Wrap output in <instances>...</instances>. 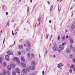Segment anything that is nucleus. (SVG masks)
<instances>
[{
	"label": "nucleus",
	"mask_w": 75,
	"mask_h": 75,
	"mask_svg": "<svg viewBox=\"0 0 75 75\" xmlns=\"http://www.w3.org/2000/svg\"><path fill=\"white\" fill-rule=\"evenodd\" d=\"M41 20V17L39 18L38 19V21H40Z\"/></svg>",
	"instance_id": "32"
},
{
	"label": "nucleus",
	"mask_w": 75,
	"mask_h": 75,
	"mask_svg": "<svg viewBox=\"0 0 75 75\" xmlns=\"http://www.w3.org/2000/svg\"><path fill=\"white\" fill-rule=\"evenodd\" d=\"M59 48L60 50H63L64 49V46H63L62 45H59Z\"/></svg>",
	"instance_id": "11"
},
{
	"label": "nucleus",
	"mask_w": 75,
	"mask_h": 75,
	"mask_svg": "<svg viewBox=\"0 0 75 75\" xmlns=\"http://www.w3.org/2000/svg\"><path fill=\"white\" fill-rule=\"evenodd\" d=\"M42 75H45L44 71H43L42 72Z\"/></svg>",
	"instance_id": "34"
},
{
	"label": "nucleus",
	"mask_w": 75,
	"mask_h": 75,
	"mask_svg": "<svg viewBox=\"0 0 75 75\" xmlns=\"http://www.w3.org/2000/svg\"><path fill=\"white\" fill-rule=\"evenodd\" d=\"M70 42L71 44L73 43V40L71 39L70 40Z\"/></svg>",
	"instance_id": "26"
},
{
	"label": "nucleus",
	"mask_w": 75,
	"mask_h": 75,
	"mask_svg": "<svg viewBox=\"0 0 75 75\" xmlns=\"http://www.w3.org/2000/svg\"><path fill=\"white\" fill-rule=\"evenodd\" d=\"M5 58L6 60H7V61H8V60L10 59V58L9 57V56H8V55H7L5 56Z\"/></svg>",
	"instance_id": "10"
},
{
	"label": "nucleus",
	"mask_w": 75,
	"mask_h": 75,
	"mask_svg": "<svg viewBox=\"0 0 75 75\" xmlns=\"http://www.w3.org/2000/svg\"><path fill=\"white\" fill-rule=\"evenodd\" d=\"M68 38V35H67L66 36V38Z\"/></svg>",
	"instance_id": "50"
},
{
	"label": "nucleus",
	"mask_w": 75,
	"mask_h": 75,
	"mask_svg": "<svg viewBox=\"0 0 75 75\" xmlns=\"http://www.w3.org/2000/svg\"><path fill=\"white\" fill-rule=\"evenodd\" d=\"M6 39V37H5L4 40V41H3V44H4V42H5V40Z\"/></svg>",
	"instance_id": "37"
},
{
	"label": "nucleus",
	"mask_w": 75,
	"mask_h": 75,
	"mask_svg": "<svg viewBox=\"0 0 75 75\" xmlns=\"http://www.w3.org/2000/svg\"><path fill=\"white\" fill-rule=\"evenodd\" d=\"M26 44L28 47H30V44L29 42H26Z\"/></svg>",
	"instance_id": "17"
},
{
	"label": "nucleus",
	"mask_w": 75,
	"mask_h": 75,
	"mask_svg": "<svg viewBox=\"0 0 75 75\" xmlns=\"http://www.w3.org/2000/svg\"><path fill=\"white\" fill-rule=\"evenodd\" d=\"M73 7H74L72 6V7H71V8H70V10H72V8H73Z\"/></svg>",
	"instance_id": "51"
},
{
	"label": "nucleus",
	"mask_w": 75,
	"mask_h": 75,
	"mask_svg": "<svg viewBox=\"0 0 75 75\" xmlns=\"http://www.w3.org/2000/svg\"><path fill=\"white\" fill-rule=\"evenodd\" d=\"M21 59L23 62H25V58L24 57H23V56H22L21 57Z\"/></svg>",
	"instance_id": "7"
},
{
	"label": "nucleus",
	"mask_w": 75,
	"mask_h": 75,
	"mask_svg": "<svg viewBox=\"0 0 75 75\" xmlns=\"http://www.w3.org/2000/svg\"><path fill=\"white\" fill-rule=\"evenodd\" d=\"M15 71L16 72V73H17V74H20V73L21 72L20 69L18 68H16L15 69Z\"/></svg>",
	"instance_id": "3"
},
{
	"label": "nucleus",
	"mask_w": 75,
	"mask_h": 75,
	"mask_svg": "<svg viewBox=\"0 0 75 75\" xmlns=\"http://www.w3.org/2000/svg\"><path fill=\"white\" fill-rule=\"evenodd\" d=\"M17 34V32H16L15 33V35H16V34Z\"/></svg>",
	"instance_id": "57"
},
{
	"label": "nucleus",
	"mask_w": 75,
	"mask_h": 75,
	"mask_svg": "<svg viewBox=\"0 0 75 75\" xmlns=\"http://www.w3.org/2000/svg\"><path fill=\"white\" fill-rule=\"evenodd\" d=\"M53 50L55 51H58V47L56 46H54L53 47Z\"/></svg>",
	"instance_id": "8"
},
{
	"label": "nucleus",
	"mask_w": 75,
	"mask_h": 75,
	"mask_svg": "<svg viewBox=\"0 0 75 75\" xmlns=\"http://www.w3.org/2000/svg\"><path fill=\"white\" fill-rule=\"evenodd\" d=\"M66 42H64V43H63L62 45L63 46H64V45H65L66 44Z\"/></svg>",
	"instance_id": "24"
},
{
	"label": "nucleus",
	"mask_w": 75,
	"mask_h": 75,
	"mask_svg": "<svg viewBox=\"0 0 75 75\" xmlns=\"http://www.w3.org/2000/svg\"><path fill=\"white\" fill-rule=\"evenodd\" d=\"M24 46H25V47H27V46H26V45H25V44H24Z\"/></svg>",
	"instance_id": "56"
},
{
	"label": "nucleus",
	"mask_w": 75,
	"mask_h": 75,
	"mask_svg": "<svg viewBox=\"0 0 75 75\" xmlns=\"http://www.w3.org/2000/svg\"><path fill=\"white\" fill-rule=\"evenodd\" d=\"M3 75H7V72L6 70H4L3 71Z\"/></svg>",
	"instance_id": "12"
},
{
	"label": "nucleus",
	"mask_w": 75,
	"mask_h": 75,
	"mask_svg": "<svg viewBox=\"0 0 75 75\" xmlns=\"http://www.w3.org/2000/svg\"><path fill=\"white\" fill-rule=\"evenodd\" d=\"M19 48L20 50H22L23 48V46L21 45H18Z\"/></svg>",
	"instance_id": "9"
},
{
	"label": "nucleus",
	"mask_w": 75,
	"mask_h": 75,
	"mask_svg": "<svg viewBox=\"0 0 75 75\" xmlns=\"http://www.w3.org/2000/svg\"><path fill=\"white\" fill-rule=\"evenodd\" d=\"M22 72L23 74H25L27 73V70L25 69H24L22 70Z\"/></svg>",
	"instance_id": "14"
},
{
	"label": "nucleus",
	"mask_w": 75,
	"mask_h": 75,
	"mask_svg": "<svg viewBox=\"0 0 75 75\" xmlns=\"http://www.w3.org/2000/svg\"><path fill=\"white\" fill-rule=\"evenodd\" d=\"M32 2H33V0H30L31 3H32Z\"/></svg>",
	"instance_id": "58"
},
{
	"label": "nucleus",
	"mask_w": 75,
	"mask_h": 75,
	"mask_svg": "<svg viewBox=\"0 0 75 75\" xmlns=\"http://www.w3.org/2000/svg\"><path fill=\"white\" fill-rule=\"evenodd\" d=\"M46 68H48V66H46Z\"/></svg>",
	"instance_id": "61"
},
{
	"label": "nucleus",
	"mask_w": 75,
	"mask_h": 75,
	"mask_svg": "<svg viewBox=\"0 0 75 75\" xmlns=\"http://www.w3.org/2000/svg\"><path fill=\"white\" fill-rule=\"evenodd\" d=\"M31 64L32 66H30V70H32L34 71L35 69V62L34 61H33L31 63Z\"/></svg>",
	"instance_id": "1"
},
{
	"label": "nucleus",
	"mask_w": 75,
	"mask_h": 75,
	"mask_svg": "<svg viewBox=\"0 0 75 75\" xmlns=\"http://www.w3.org/2000/svg\"><path fill=\"white\" fill-rule=\"evenodd\" d=\"M73 70L74 71H75V67L73 68Z\"/></svg>",
	"instance_id": "53"
},
{
	"label": "nucleus",
	"mask_w": 75,
	"mask_h": 75,
	"mask_svg": "<svg viewBox=\"0 0 75 75\" xmlns=\"http://www.w3.org/2000/svg\"><path fill=\"white\" fill-rule=\"evenodd\" d=\"M50 23H51V20H50L49 21Z\"/></svg>",
	"instance_id": "49"
},
{
	"label": "nucleus",
	"mask_w": 75,
	"mask_h": 75,
	"mask_svg": "<svg viewBox=\"0 0 75 75\" xmlns=\"http://www.w3.org/2000/svg\"><path fill=\"white\" fill-rule=\"evenodd\" d=\"M6 8V6H5V5H4L3 7V9H4Z\"/></svg>",
	"instance_id": "33"
},
{
	"label": "nucleus",
	"mask_w": 75,
	"mask_h": 75,
	"mask_svg": "<svg viewBox=\"0 0 75 75\" xmlns=\"http://www.w3.org/2000/svg\"><path fill=\"white\" fill-rule=\"evenodd\" d=\"M47 51H46V54H47Z\"/></svg>",
	"instance_id": "60"
},
{
	"label": "nucleus",
	"mask_w": 75,
	"mask_h": 75,
	"mask_svg": "<svg viewBox=\"0 0 75 75\" xmlns=\"http://www.w3.org/2000/svg\"><path fill=\"white\" fill-rule=\"evenodd\" d=\"M21 65L23 67H26V64H25V63H22Z\"/></svg>",
	"instance_id": "13"
},
{
	"label": "nucleus",
	"mask_w": 75,
	"mask_h": 75,
	"mask_svg": "<svg viewBox=\"0 0 75 75\" xmlns=\"http://www.w3.org/2000/svg\"><path fill=\"white\" fill-rule=\"evenodd\" d=\"M18 54L19 55H21V52H18Z\"/></svg>",
	"instance_id": "36"
},
{
	"label": "nucleus",
	"mask_w": 75,
	"mask_h": 75,
	"mask_svg": "<svg viewBox=\"0 0 75 75\" xmlns=\"http://www.w3.org/2000/svg\"><path fill=\"white\" fill-rule=\"evenodd\" d=\"M66 51L68 53H69V52H71L70 50L68 49L67 50H66Z\"/></svg>",
	"instance_id": "22"
},
{
	"label": "nucleus",
	"mask_w": 75,
	"mask_h": 75,
	"mask_svg": "<svg viewBox=\"0 0 75 75\" xmlns=\"http://www.w3.org/2000/svg\"><path fill=\"white\" fill-rule=\"evenodd\" d=\"M7 54L8 55H13V52L10 50H8L7 52Z\"/></svg>",
	"instance_id": "4"
},
{
	"label": "nucleus",
	"mask_w": 75,
	"mask_h": 75,
	"mask_svg": "<svg viewBox=\"0 0 75 75\" xmlns=\"http://www.w3.org/2000/svg\"><path fill=\"white\" fill-rule=\"evenodd\" d=\"M53 7V5H52L51 6V7H50V11H52V8Z\"/></svg>",
	"instance_id": "27"
},
{
	"label": "nucleus",
	"mask_w": 75,
	"mask_h": 75,
	"mask_svg": "<svg viewBox=\"0 0 75 75\" xmlns=\"http://www.w3.org/2000/svg\"><path fill=\"white\" fill-rule=\"evenodd\" d=\"M28 75H35V73H31L29 74Z\"/></svg>",
	"instance_id": "19"
},
{
	"label": "nucleus",
	"mask_w": 75,
	"mask_h": 75,
	"mask_svg": "<svg viewBox=\"0 0 75 75\" xmlns=\"http://www.w3.org/2000/svg\"><path fill=\"white\" fill-rule=\"evenodd\" d=\"M74 64L72 66H71L70 67V68L71 69L72 68H74Z\"/></svg>",
	"instance_id": "21"
},
{
	"label": "nucleus",
	"mask_w": 75,
	"mask_h": 75,
	"mask_svg": "<svg viewBox=\"0 0 75 75\" xmlns=\"http://www.w3.org/2000/svg\"><path fill=\"white\" fill-rule=\"evenodd\" d=\"M66 32H68V30H67V29L65 30Z\"/></svg>",
	"instance_id": "55"
},
{
	"label": "nucleus",
	"mask_w": 75,
	"mask_h": 75,
	"mask_svg": "<svg viewBox=\"0 0 75 75\" xmlns=\"http://www.w3.org/2000/svg\"><path fill=\"white\" fill-rule=\"evenodd\" d=\"M4 59H3V57H0V63H1V62H2V60H3Z\"/></svg>",
	"instance_id": "15"
},
{
	"label": "nucleus",
	"mask_w": 75,
	"mask_h": 75,
	"mask_svg": "<svg viewBox=\"0 0 75 75\" xmlns=\"http://www.w3.org/2000/svg\"><path fill=\"white\" fill-rule=\"evenodd\" d=\"M73 61L74 63H75V59H74Z\"/></svg>",
	"instance_id": "40"
},
{
	"label": "nucleus",
	"mask_w": 75,
	"mask_h": 75,
	"mask_svg": "<svg viewBox=\"0 0 75 75\" xmlns=\"http://www.w3.org/2000/svg\"><path fill=\"white\" fill-rule=\"evenodd\" d=\"M7 68L9 70H11V66L8 65L7 66Z\"/></svg>",
	"instance_id": "16"
},
{
	"label": "nucleus",
	"mask_w": 75,
	"mask_h": 75,
	"mask_svg": "<svg viewBox=\"0 0 75 75\" xmlns=\"http://www.w3.org/2000/svg\"><path fill=\"white\" fill-rule=\"evenodd\" d=\"M7 25H9V22H8L7 23Z\"/></svg>",
	"instance_id": "46"
},
{
	"label": "nucleus",
	"mask_w": 75,
	"mask_h": 75,
	"mask_svg": "<svg viewBox=\"0 0 75 75\" xmlns=\"http://www.w3.org/2000/svg\"><path fill=\"white\" fill-rule=\"evenodd\" d=\"M56 56L55 55H54V58Z\"/></svg>",
	"instance_id": "59"
},
{
	"label": "nucleus",
	"mask_w": 75,
	"mask_h": 75,
	"mask_svg": "<svg viewBox=\"0 0 75 75\" xmlns=\"http://www.w3.org/2000/svg\"><path fill=\"white\" fill-rule=\"evenodd\" d=\"M47 3L48 4H49V5H50V1H47Z\"/></svg>",
	"instance_id": "39"
},
{
	"label": "nucleus",
	"mask_w": 75,
	"mask_h": 75,
	"mask_svg": "<svg viewBox=\"0 0 75 75\" xmlns=\"http://www.w3.org/2000/svg\"><path fill=\"white\" fill-rule=\"evenodd\" d=\"M15 44H16V42L15 41V42H14V43H13V45H15Z\"/></svg>",
	"instance_id": "48"
},
{
	"label": "nucleus",
	"mask_w": 75,
	"mask_h": 75,
	"mask_svg": "<svg viewBox=\"0 0 75 75\" xmlns=\"http://www.w3.org/2000/svg\"><path fill=\"white\" fill-rule=\"evenodd\" d=\"M12 75H16V73L14 71H13Z\"/></svg>",
	"instance_id": "18"
},
{
	"label": "nucleus",
	"mask_w": 75,
	"mask_h": 75,
	"mask_svg": "<svg viewBox=\"0 0 75 75\" xmlns=\"http://www.w3.org/2000/svg\"><path fill=\"white\" fill-rule=\"evenodd\" d=\"M48 36H49V34H48L47 36V38H48Z\"/></svg>",
	"instance_id": "54"
},
{
	"label": "nucleus",
	"mask_w": 75,
	"mask_h": 75,
	"mask_svg": "<svg viewBox=\"0 0 75 75\" xmlns=\"http://www.w3.org/2000/svg\"><path fill=\"white\" fill-rule=\"evenodd\" d=\"M65 36H64L62 38V40H65Z\"/></svg>",
	"instance_id": "29"
},
{
	"label": "nucleus",
	"mask_w": 75,
	"mask_h": 75,
	"mask_svg": "<svg viewBox=\"0 0 75 75\" xmlns=\"http://www.w3.org/2000/svg\"><path fill=\"white\" fill-rule=\"evenodd\" d=\"M60 37H61V36L59 35L58 36V37L57 38V39H58V40H60Z\"/></svg>",
	"instance_id": "25"
},
{
	"label": "nucleus",
	"mask_w": 75,
	"mask_h": 75,
	"mask_svg": "<svg viewBox=\"0 0 75 75\" xmlns=\"http://www.w3.org/2000/svg\"><path fill=\"white\" fill-rule=\"evenodd\" d=\"M73 50L74 51V52H75V47H74L73 48Z\"/></svg>",
	"instance_id": "41"
},
{
	"label": "nucleus",
	"mask_w": 75,
	"mask_h": 75,
	"mask_svg": "<svg viewBox=\"0 0 75 75\" xmlns=\"http://www.w3.org/2000/svg\"><path fill=\"white\" fill-rule=\"evenodd\" d=\"M26 69L28 70V71H29V69H28V67L26 68Z\"/></svg>",
	"instance_id": "52"
},
{
	"label": "nucleus",
	"mask_w": 75,
	"mask_h": 75,
	"mask_svg": "<svg viewBox=\"0 0 75 75\" xmlns=\"http://www.w3.org/2000/svg\"><path fill=\"white\" fill-rule=\"evenodd\" d=\"M64 66V64L62 63H59L58 64L57 66L58 68H61V67H63Z\"/></svg>",
	"instance_id": "5"
},
{
	"label": "nucleus",
	"mask_w": 75,
	"mask_h": 75,
	"mask_svg": "<svg viewBox=\"0 0 75 75\" xmlns=\"http://www.w3.org/2000/svg\"><path fill=\"white\" fill-rule=\"evenodd\" d=\"M19 1L20 2V1H21V0H19Z\"/></svg>",
	"instance_id": "64"
},
{
	"label": "nucleus",
	"mask_w": 75,
	"mask_h": 75,
	"mask_svg": "<svg viewBox=\"0 0 75 75\" xmlns=\"http://www.w3.org/2000/svg\"><path fill=\"white\" fill-rule=\"evenodd\" d=\"M6 16H7V15H8V12H6Z\"/></svg>",
	"instance_id": "45"
},
{
	"label": "nucleus",
	"mask_w": 75,
	"mask_h": 75,
	"mask_svg": "<svg viewBox=\"0 0 75 75\" xmlns=\"http://www.w3.org/2000/svg\"><path fill=\"white\" fill-rule=\"evenodd\" d=\"M73 26L74 27H75V21L74 22L73 24Z\"/></svg>",
	"instance_id": "23"
},
{
	"label": "nucleus",
	"mask_w": 75,
	"mask_h": 75,
	"mask_svg": "<svg viewBox=\"0 0 75 75\" xmlns=\"http://www.w3.org/2000/svg\"><path fill=\"white\" fill-rule=\"evenodd\" d=\"M28 57H30V53H28Z\"/></svg>",
	"instance_id": "35"
},
{
	"label": "nucleus",
	"mask_w": 75,
	"mask_h": 75,
	"mask_svg": "<svg viewBox=\"0 0 75 75\" xmlns=\"http://www.w3.org/2000/svg\"><path fill=\"white\" fill-rule=\"evenodd\" d=\"M2 33V30H1V33Z\"/></svg>",
	"instance_id": "62"
},
{
	"label": "nucleus",
	"mask_w": 75,
	"mask_h": 75,
	"mask_svg": "<svg viewBox=\"0 0 75 75\" xmlns=\"http://www.w3.org/2000/svg\"><path fill=\"white\" fill-rule=\"evenodd\" d=\"M31 57L32 58H34L35 57L34 54H31Z\"/></svg>",
	"instance_id": "28"
},
{
	"label": "nucleus",
	"mask_w": 75,
	"mask_h": 75,
	"mask_svg": "<svg viewBox=\"0 0 75 75\" xmlns=\"http://www.w3.org/2000/svg\"><path fill=\"white\" fill-rule=\"evenodd\" d=\"M11 22H12V23H14V20H13L11 21Z\"/></svg>",
	"instance_id": "42"
},
{
	"label": "nucleus",
	"mask_w": 75,
	"mask_h": 75,
	"mask_svg": "<svg viewBox=\"0 0 75 75\" xmlns=\"http://www.w3.org/2000/svg\"><path fill=\"white\" fill-rule=\"evenodd\" d=\"M22 39H21L20 40V42H22Z\"/></svg>",
	"instance_id": "44"
},
{
	"label": "nucleus",
	"mask_w": 75,
	"mask_h": 75,
	"mask_svg": "<svg viewBox=\"0 0 75 75\" xmlns=\"http://www.w3.org/2000/svg\"><path fill=\"white\" fill-rule=\"evenodd\" d=\"M13 59L14 61H17L18 64H20V61L18 57H14L13 58Z\"/></svg>",
	"instance_id": "2"
},
{
	"label": "nucleus",
	"mask_w": 75,
	"mask_h": 75,
	"mask_svg": "<svg viewBox=\"0 0 75 75\" xmlns=\"http://www.w3.org/2000/svg\"><path fill=\"white\" fill-rule=\"evenodd\" d=\"M69 72H70V73H72V70L71 69H70L69 70Z\"/></svg>",
	"instance_id": "31"
},
{
	"label": "nucleus",
	"mask_w": 75,
	"mask_h": 75,
	"mask_svg": "<svg viewBox=\"0 0 75 75\" xmlns=\"http://www.w3.org/2000/svg\"><path fill=\"white\" fill-rule=\"evenodd\" d=\"M7 74L8 75H10V71H8L7 72Z\"/></svg>",
	"instance_id": "38"
},
{
	"label": "nucleus",
	"mask_w": 75,
	"mask_h": 75,
	"mask_svg": "<svg viewBox=\"0 0 75 75\" xmlns=\"http://www.w3.org/2000/svg\"><path fill=\"white\" fill-rule=\"evenodd\" d=\"M10 65L12 68H14L16 67V64L13 63H11Z\"/></svg>",
	"instance_id": "6"
},
{
	"label": "nucleus",
	"mask_w": 75,
	"mask_h": 75,
	"mask_svg": "<svg viewBox=\"0 0 75 75\" xmlns=\"http://www.w3.org/2000/svg\"><path fill=\"white\" fill-rule=\"evenodd\" d=\"M3 65L4 67H6V62H4L3 64Z\"/></svg>",
	"instance_id": "20"
},
{
	"label": "nucleus",
	"mask_w": 75,
	"mask_h": 75,
	"mask_svg": "<svg viewBox=\"0 0 75 75\" xmlns=\"http://www.w3.org/2000/svg\"><path fill=\"white\" fill-rule=\"evenodd\" d=\"M59 0H57V1L58 2V1H59Z\"/></svg>",
	"instance_id": "63"
},
{
	"label": "nucleus",
	"mask_w": 75,
	"mask_h": 75,
	"mask_svg": "<svg viewBox=\"0 0 75 75\" xmlns=\"http://www.w3.org/2000/svg\"><path fill=\"white\" fill-rule=\"evenodd\" d=\"M12 35H14V33H13V31H12Z\"/></svg>",
	"instance_id": "47"
},
{
	"label": "nucleus",
	"mask_w": 75,
	"mask_h": 75,
	"mask_svg": "<svg viewBox=\"0 0 75 75\" xmlns=\"http://www.w3.org/2000/svg\"><path fill=\"white\" fill-rule=\"evenodd\" d=\"M70 57L71 58H73L72 54H71L70 56Z\"/></svg>",
	"instance_id": "30"
},
{
	"label": "nucleus",
	"mask_w": 75,
	"mask_h": 75,
	"mask_svg": "<svg viewBox=\"0 0 75 75\" xmlns=\"http://www.w3.org/2000/svg\"><path fill=\"white\" fill-rule=\"evenodd\" d=\"M29 11V7H28V11Z\"/></svg>",
	"instance_id": "43"
}]
</instances>
